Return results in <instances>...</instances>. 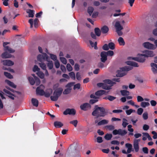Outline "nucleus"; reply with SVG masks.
Wrapping results in <instances>:
<instances>
[{
	"label": "nucleus",
	"mask_w": 157,
	"mask_h": 157,
	"mask_svg": "<svg viewBox=\"0 0 157 157\" xmlns=\"http://www.w3.org/2000/svg\"><path fill=\"white\" fill-rule=\"evenodd\" d=\"M107 112L105 108L103 107H98L92 112V114L97 118L100 117H104L107 114Z\"/></svg>",
	"instance_id": "nucleus-1"
},
{
	"label": "nucleus",
	"mask_w": 157,
	"mask_h": 157,
	"mask_svg": "<svg viewBox=\"0 0 157 157\" xmlns=\"http://www.w3.org/2000/svg\"><path fill=\"white\" fill-rule=\"evenodd\" d=\"M131 66H125L120 68L121 70L117 71L116 76L117 77H122L127 74V72L132 69Z\"/></svg>",
	"instance_id": "nucleus-2"
},
{
	"label": "nucleus",
	"mask_w": 157,
	"mask_h": 157,
	"mask_svg": "<svg viewBox=\"0 0 157 157\" xmlns=\"http://www.w3.org/2000/svg\"><path fill=\"white\" fill-rule=\"evenodd\" d=\"M63 91V89L59 87L53 93V96H51V100L54 101L57 100L59 97L61 95Z\"/></svg>",
	"instance_id": "nucleus-3"
},
{
	"label": "nucleus",
	"mask_w": 157,
	"mask_h": 157,
	"mask_svg": "<svg viewBox=\"0 0 157 157\" xmlns=\"http://www.w3.org/2000/svg\"><path fill=\"white\" fill-rule=\"evenodd\" d=\"M63 91V89L59 87L53 93V96H51V100L54 101L57 100L59 97L61 95Z\"/></svg>",
	"instance_id": "nucleus-4"
},
{
	"label": "nucleus",
	"mask_w": 157,
	"mask_h": 157,
	"mask_svg": "<svg viewBox=\"0 0 157 157\" xmlns=\"http://www.w3.org/2000/svg\"><path fill=\"white\" fill-rule=\"evenodd\" d=\"M75 83V82H71L67 84L65 86L67 88L63 92V94H67L70 93L72 90L71 87Z\"/></svg>",
	"instance_id": "nucleus-5"
},
{
	"label": "nucleus",
	"mask_w": 157,
	"mask_h": 157,
	"mask_svg": "<svg viewBox=\"0 0 157 157\" xmlns=\"http://www.w3.org/2000/svg\"><path fill=\"white\" fill-rule=\"evenodd\" d=\"M37 59L38 61L42 62L43 60H46L47 61H48L49 58L46 53H44L43 55H39L37 56Z\"/></svg>",
	"instance_id": "nucleus-6"
},
{
	"label": "nucleus",
	"mask_w": 157,
	"mask_h": 157,
	"mask_svg": "<svg viewBox=\"0 0 157 157\" xmlns=\"http://www.w3.org/2000/svg\"><path fill=\"white\" fill-rule=\"evenodd\" d=\"M138 57H134L133 59L139 62L143 63L145 60V57L144 54H138Z\"/></svg>",
	"instance_id": "nucleus-7"
},
{
	"label": "nucleus",
	"mask_w": 157,
	"mask_h": 157,
	"mask_svg": "<svg viewBox=\"0 0 157 157\" xmlns=\"http://www.w3.org/2000/svg\"><path fill=\"white\" fill-rule=\"evenodd\" d=\"M143 45L145 48L149 49L154 50L156 48L155 45L149 42H144Z\"/></svg>",
	"instance_id": "nucleus-8"
},
{
	"label": "nucleus",
	"mask_w": 157,
	"mask_h": 157,
	"mask_svg": "<svg viewBox=\"0 0 157 157\" xmlns=\"http://www.w3.org/2000/svg\"><path fill=\"white\" fill-rule=\"evenodd\" d=\"M75 110L74 109H67L63 112V114L64 115H67V114L75 115Z\"/></svg>",
	"instance_id": "nucleus-9"
},
{
	"label": "nucleus",
	"mask_w": 157,
	"mask_h": 157,
	"mask_svg": "<svg viewBox=\"0 0 157 157\" xmlns=\"http://www.w3.org/2000/svg\"><path fill=\"white\" fill-rule=\"evenodd\" d=\"M80 108L81 110L86 111L89 109H90L91 106L89 103H85L81 105L80 106Z\"/></svg>",
	"instance_id": "nucleus-10"
},
{
	"label": "nucleus",
	"mask_w": 157,
	"mask_h": 157,
	"mask_svg": "<svg viewBox=\"0 0 157 157\" xmlns=\"http://www.w3.org/2000/svg\"><path fill=\"white\" fill-rule=\"evenodd\" d=\"M143 53L144 56L147 57H153L155 55L153 51H151L145 50L143 51Z\"/></svg>",
	"instance_id": "nucleus-11"
},
{
	"label": "nucleus",
	"mask_w": 157,
	"mask_h": 157,
	"mask_svg": "<svg viewBox=\"0 0 157 157\" xmlns=\"http://www.w3.org/2000/svg\"><path fill=\"white\" fill-rule=\"evenodd\" d=\"M140 141V139H135L134 141L133 147L136 152L138 151L139 149V142Z\"/></svg>",
	"instance_id": "nucleus-12"
},
{
	"label": "nucleus",
	"mask_w": 157,
	"mask_h": 157,
	"mask_svg": "<svg viewBox=\"0 0 157 157\" xmlns=\"http://www.w3.org/2000/svg\"><path fill=\"white\" fill-rule=\"evenodd\" d=\"M44 87V86L43 85H40L39 87H38L36 90V94L41 96L44 95V91L43 89H40L41 87Z\"/></svg>",
	"instance_id": "nucleus-13"
},
{
	"label": "nucleus",
	"mask_w": 157,
	"mask_h": 157,
	"mask_svg": "<svg viewBox=\"0 0 157 157\" xmlns=\"http://www.w3.org/2000/svg\"><path fill=\"white\" fill-rule=\"evenodd\" d=\"M101 60L103 63H105L107 60V55L106 54V52H102L101 53Z\"/></svg>",
	"instance_id": "nucleus-14"
},
{
	"label": "nucleus",
	"mask_w": 157,
	"mask_h": 157,
	"mask_svg": "<svg viewBox=\"0 0 157 157\" xmlns=\"http://www.w3.org/2000/svg\"><path fill=\"white\" fill-rule=\"evenodd\" d=\"M2 62L3 64L5 66H10L13 65L14 64L13 62L10 60H3Z\"/></svg>",
	"instance_id": "nucleus-15"
},
{
	"label": "nucleus",
	"mask_w": 157,
	"mask_h": 157,
	"mask_svg": "<svg viewBox=\"0 0 157 157\" xmlns=\"http://www.w3.org/2000/svg\"><path fill=\"white\" fill-rule=\"evenodd\" d=\"M151 66L152 67L151 70L154 74L157 73V64L154 63H151Z\"/></svg>",
	"instance_id": "nucleus-16"
},
{
	"label": "nucleus",
	"mask_w": 157,
	"mask_h": 157,
	"mask_svg": "<svg viewBox=\"0 0 157 157\" xmlns=\"http://www.w3.org/2000/svg\"><path fill=\"white\" fill-rule=\"evenodd\" d=\"M115 27L116 30L118 31H121L123 29V28L120 24V22L119 21L116 22L115 24Z\"/></svg>",
	"instance_id": "nucleus-17"
},
{
	"label": "nucleus",
	"mask_w": 157,
	"mask_h": 157,
	"mask_svg": "<svg viewBox=\"0 0 157 157\" xmlns=\"http://www.w3.org/2000/svg\"><path fill=\"white\" fill-rule=\"evenodd\" d=\"M126 63L127 65L130 66H131L132 68V67H139L138 63L135 62L128 61Z\"/></svg>",
	"instance_id": "nucleus-18"
},
{
	"label": "nucleus",
	"mask_w": 157,
	"mask_h": 157,
	"mask_svg": "<svg viewBox=\"0 0 157 157\" xmlns=\"http://www.w3.org/2000/svg\"><path fill=\"white\" fill-rule=\"evenodd\" d=\"M52 90L51 89H48L46 92H44V95L46 98H48L52 93Z\"/></svg>",
	"instance_id": "nucleus-19"
},
{
	"label": "nucleus",
	"mask_w": 157,
	"mask_h": 157,
	"mask_svg": "<svg viewBox=\"0 0 157 157\" xmlns=\"http://www.w3.org/2000/svg\"><path fill=\"white\" fill-rule=\"evenodd\" d=\"M1 56L2 58L3 59L10 58H11L12 56L10 54L8 53L6 51L2 53Z\"/></svg>",
	"instance_id": "nucleus-20"
},
{
	"label": "nucleus",
	"mask_w": 157,
	"mask_h": 157,
	"mask_svg": "<svg viewBox=\"0 0 157 157\" xmlns=\"http://www.w3.org/2000/svg\"><path fill=\"white\" fill-rule=\"evenodd\" d=\"M109 30V29L108 27L106 25L104 26L101 28V32L103 34L107 33Z\"/></svg>",
	"instance_id": "nucleus-21"
},
{
	"label": "nucleus",
	"mask_w": 157,
	"mask_h": 157,
	"mask_svg": "<svg viewBox=\"0 0 157 157\" xmlns=\"http://www.w3.org/2000/svg\"><path fill=\"white\" fill-rule=\"evenodd\" d=\"M55 127L56 128H60L63 126V124L60 121H55L54 123Z\"/></svg>",
	"instance_id": "nucleus-22"
},
{
	"label": "nucleus",
	"mask_w": 157,
	"mask_h": 157,
	"mask_svg": "<svg viewBox=\"0 0 157 157\" xmlns=\"http://www.w3.org/2000/svg\"><path fill=\"white\" fill-rule=\"evenodd\" d=\"M26 13L29 14V17H33L34 16V11L31 9H28L26 11Z\"/></svg>",
	"instance_id": "nucleus-23"
},
{
	"label": "nucleus",
	"mask_w": 157,
	"mask_h": 157,
	"mask_svg": "<svg viewBox=\"0 0 157 157\" xmlns=\"http://www.w3.org/2000/svg\"><path fill=\"white\" fill-rule=\"evenodd\" d=\"M32 103L33 105L35 107H37L38 105V101L36 99L32 98L31 99Z\"/></svg>",
	"instance_id": "nucleus-24"
},
{
	"label": "nucleus",
	"mask_w": 157,
	"mask_h": 157,
	"mask_svg": "<svg viewBox=\"0 0 157 157\" xmlns=\"http://www.w3.org/2000/svg\"><path fill=\"white\" fill-rule=\"evenodd\" d=\"M118 42L120 45L124 46L125 44L124 41L122 37H120L118 40Z\"/></svg>",
	"instance_id": "nucleus-25"
},
{
	"label": "nucleus",
	"mask_w": 157,
	"mask_h": 157,
	"mask_svg": "<svg viewBox=\"0 0 157 157\" xmlns=\"http://www.w3.org/2000/svg\"><path fill=\"white\" fill-rule=\"evenodd\" d=\"M5 51H8L10 53H13L15 52V50L8 46H7L5 48Z\"/></svg>",
	"instance_id": "nucleus-26"
},
{
	"label": "nucleus",
	"mask_w": 157,
	"mask_h": 157,
	"mask_svg": "<svg viewBox=\"0 0 157 157\" xmlns=\"http://www.w3.org/2000/svg\"><path fill=\"white\" fill-rule=\"evenodd\" d=\"M104 82L105 83H106L108 84H110L111 86V87L113 86V85L115 84H116V82H113L111 81L109 79H106L104 81Z\"/></svg>",
	"instance_id": "nucleus-27"
},
{
	"label": "nucleus",
	"mask_w": 157,
	"mask_h": 157,
	"mask_svg": "<svg viewBox=\"0 0 157 157\" xmlns=\"http://www.w3.org/2000/svg\"><path fill=\"white\" fill-rule=\"evenodd\" d=\"M94 32L95 34L98 36H99L101 34V31L98 28H96L94 29Z\"/></svg>",
	"instance_id": "nucleus-28"
},
{
	"label": "nucleus",
	"mask_w": 157,
	"mask_h": 157,
	"mask_svg": "<svg viewBox=\"0 0 157 157\" xmlns=\"http://www.w3.org/2000/svg\"><path fill=\"white\" fill-rule=\"evenodd\" d=\"M120 92L121 95L123 96H128L129 95V92L127 90H121Z\"/></svg>",
	"instance_id": "nucleus-29"
},
{
	"label": "nucleus",
	"mask_w": 157,
	"mask_h": 157,
	"mask_svg": "<svg viewBox=\"0 0 157 157\" xmlns=\"http://www.w3.org/2000/svg\"><path fill=\"white\" fill-rule=\"evenodd\" d=\"M108 121L106 120H102L98 123V125H101L107 124L108 123Z\"/></svg>",
	"instance_id": "nucleus-30"
},
{
	"label": "nucleus",
	"mask_w": 157,
	"mask_h": 157,
	"mask_svg": "<svg viewBox=\"0 0 157 157\" xmlns=\"http://www.w3.org/2000/svg\"><path fill=\"white\" fill-rule=\"evenodd\" d=\"M127 131L125 130L119 129V135L121 136H124L127 133Z\"/></svg>",
	"instance_id": "nucleus-31"
},
{
	"label": "nucleus",
	"mask_w": 157,
	"mask_h": 157,
	"mask_svg": "<svg viewBox=\"0 0 157 157\" xmlns=\"http://www.w3.org/2000/svg\"><path fill=\"white\" fill-rule=\"evenodd\" d=\"M94 10V8L91 6H89L87 9V12L89 14L90 16H91L93 13V11Z\"/></svg>",
	"instance_id": "nucleus-32"
},
{
	"label": "nucleus",
	"mask_w": 157,
	"mask_h": 157,
	"mask_svg": "<svg viewBox=\"0 0 157 157\" xmlns=\"http://www.w3.org/2000/svg\"><path fill=\"white\" fill-rule=\"evenodd\" d=\"M6 81L10 86L14 88H16V85H15L13 82H12L9 80H6Z\"/></svg>",
	"instance_id": "nucleus-33"
},
{
	"label": "nucleus",
	"mask_w": 157,
	"mask_h": 157,
	"mask_svg": "<svg viewBox=\"0 0 157 157\" xmlns=\"http://www.w3.org/2000/svg\"><path fill=\"white\" fill-rule=\"evenodd\" d=\"M48 62L47 64V66L48 67L49 69L50 70L52 69L53 66V63L52 61H49L48 60Z\"/></svg>",
	"instance_id": "nucleus-34"
},
{
	"label": "nucleus",
	"mask_w": 157,
	"mask_h": 157,
	"mask_svg": "<svg viewBox=\"0 0 157 157\" xmlns=\"http://www.w3.org/2000/svg\"><path fill=\"white\" fill-rule=\"evenodd\" d=\"M32 75L33 76L37 85H39L40 83V79L37 77L34 74H32Z\"/></svg>",
	"instance_id": "nucleus-35"
},
{
	"label": "nucleus",
	"mask_w": 157,
	"mask_h": 157,
	"mask_svg": "<svg viewBox=\"0 0 157 157\" xmlns=\"http://www.w3.org/2000/svg\"><path fill=\"white\" fill-rule=\"evenodd\" d=\"M125 146L126 147L128 148L127 151L128 152V153H130L132 147V145L130 144L127 143L126 144Z\"/></svg>",
	"instance_id": "nucleus-36"
},
{
	"label": "nucleus",
	"mask_w": 157,
	"mask_h": 157,
	"mask_svg": "<svg viewBox=\"0 0 157 157\" xmlns=\"http://www.w3.org/2000/svg\"><path fill=\"white\" fill-rule=\"evenodd\" d=\"M127 121H128L125 118H123L122 125L124 128H125L127 125H128V123L127 122Z\"/></svg>",
	"instance_id": "nucleus-37"
},
{
	"label": "nucleus",
	"mask_w": 157,
	"mask_h": 157,
	"mask_svg": "<svg viewBox=\"0 0 157 157\" xmlns=\"http://www.w3.org/2000/svg\"><path fill=\"white\" fill-rule=\"evenodd\" d=\"M141 106L143 108H145L150 105V104L148 102H142L140 104Z\"/></svg>",
	"instance_id": "nucleus-38"
},
{
	"label": "nucleus",
	"mask_w": 157,
	"mask_h": 157,
	"mask_svg": "<svg viewBox=\"0 0 157 157\" xmlns=\"http://www.w3.org/2000/svg\"><path fill=\"white\" fill-rule=\"evenodd\" d=\"M108 47L109 49L110 48L111 50H113L115 48V45L114 44L113 42H110L108 44Z\"/></svg>",
	"instance_id": "nucleus-39"
},
{
	"label": "nucleus",
	"mask_w": 157,
	"mask_h": 157,
	"mask_svg": "<svg viewBox=\"0 0 157 157\" xmlns=\"http://www.w3.org/2000/svg\"><path fill=\"white\" fill-rule=\"evenodd\" d=\"M4 75L8 78L10 79L13 78V76L10 73L6 72H4Z\"/></svg>",
	"instance_id": "nucleus-40"
},
{
	"label": "nucleus",
	"mask_w": 157,
	"mask_h": 157,
	"mask_svg": "<svg viewBox=\"0 0 157 157\" xmlns=\"http://www.w3.org/2000/svg\"><path fill=\"white\" fill-rule=\"evenodd\" d=\"M102 88L106 90H109L111 89V87L110 86L108 85L105 83H104Z\"/></svg>",
	"instance_id": "nucleus-41"
},
{
	"label": "nucleus",
	"mask_w": 157,
	"mask_h": 157,
	"mask_svg": "<svg viewBox=\"0 0 157 157\" xmlns=\"http://www.w3.org/2000/svg\"><path fill=\"white\" fill-rule=\"evenodd\" d=\"M28 79L30 82V84L32 85H33L34 84L36 81H35L34 80V79L33 77H29Z\"/></svg>",
	"instance_id": "nucleus-42"
},
{
	"label": "nucleus",
	"mask_w": 157,
	"mask_h": 157,
	"mask_svg": "<svg viewBox=\"0 0 157 157\" xmlns=\"http://www.w3.org/2000/svg\"><path fill=\"white\" fill-rule=\"evenodd\" d=\"M112 135L111 134L107 133L105 135V138L107 140H109L112 137Z\"/></svg>",
	"instance_id": "nucleus-43"
},
{
	"label": "nucleus",
	"mask_w": 157,
	"mask_h": 157,
	"mask_svg": "<svg viewBox=\"0 0 157 157\" xmlns=\"http://www.w3.org/2000/svg\"><path fill=\"white\" fill-rule=\"evenodd\" d=\"M37 74L41 78H43L44 77V74L42 72L39 71L37 73Z\"/></svg>",
	"instance_id": "nucleus-44"
},
{
	"label": "nucleus",
	"mask_w": 157,
	"mask_h": 157,
	"mask_svg": "<svg viewBox=\"0 0 157 157\" xmlns=\"http://www.w3.org/2000/svg\"><path fill=\"white\" fill-rule=\"evenodd\" d=\"M40 67L43 70H45L46 69V64L43 63H40L39 64Z\"/></svg>",
	"instance_id": "nucleus-45"
},
{
	"label": "nucleus",
	"mask_w": 157,
	"mask_h": 157,
	"mask_svg": "<svg viewBox=\"0 0 157 157\" xmlns=\"http://www.w3.org/2000/svg\"><path fill=\"white\" fill-rule=\"evenodd\" d=\"M49 55H50V57L54 61L57 60V56L56 55L52 54H50Z\"/></svg>",
	"instance_id": "nucleus-46"
},
{
	"label": "nucleus",
	"mask_w": 157,
	"mask_h": 157,
	"mask_svg": "<svg viewBox=\"0 0 157 157\" xmlns=\"http://www.w3.org/2000/svg\"><path fill=\"white\" fill-rule=\"evenodd\" d=\"M81 87V85L80 83H77L74 85L73 89L75 90L76 89H80Z\"/></svg>",
	"instance_id": "nucleus-47"
},
{
	"label": "nucleus",
	"mask_w": 157,
	"mask_h": 157,
	"mask_svg": "<svg viewBox=\"0 0 157 157\" xmlns=\"http://www.w3.org/2000/svg\"><path fill=\"white\" fill-rule=\"evenodd\" d=\"M143 134L145 136H146L148 140H152V139L151 137V136L149 135V134L147 133H143Z\"/></svg>",
	"instance_id": "nucleus-48"
},
{
	"label": "nucleus",
	"mask_w": 157,
	"mask_h": 157,
	"mask_svg": "<svg viewBox=\"0 0 157 157\" xmlns=\"http://www.w3.org/2000/svg\"><path fill=\"white\" fill-rule=\"evenodd\" d=\"M60 60L61 62L64 64H66L67 63V60L64 57H60Z\"/></svg>",
	"instance_id": "nucleus-49"
},
{
	"label": "nucleus",
	"mask_w": 157,
	"mask_h": 157,
	"mask_svg": "<svg viewBox=\"0 0 157 157\" xmlns=\"http://www.w3.org/2000/svg\"><path fill=\"white\" fill-rule=\"evenodd\" d=\"M116 98L115 97L111 95H109L107 97V99L110 101H113Z\"/></svg>",
	"instance_id": "nucleus-50"
},
{
	"label": "nucleus",
	"mask_w": 157,
	"mask_h": 157,
	"mask_svg": "<svg viewBox=\"0 0 157 157\" xmlns=\"http://www.w3.org/2000/svg\"><path fill=\"white\" fill-rule=\"evenodd\" d=\"M106 54L108 56H112L114 55L113 52L112 51L109 50L106 52Z\"/></svg>",
	"instance_id": "nucleus-51"
},
{
	"label": "nucleus",
	"mask_w": 157,
	"mask_h": 157,
	"mask_svg": "<svg viewBox=\"0 0 157 157\" xmlns=\"http://www.w3.org/2000/svg\"><path fill=\"white\" fill-rule=\"evenodd\" d=\"M95 95L96 96H100L103 95L102 92V90L98 91L95 93Z\"/></svg>",
	"instance_id": "nucleus-52"
},
{
	"label": "nucleus",
	"mask_w": 157,
	"mask_h": 157,
	"mask_svg": "<svg viewBox=\"0 0 157 157\" xmlns=\"http://www.w3.org/2000/svg\"><path fill=\"white\" fill-rule=\"evenodd\" d=\"M39 20L38 18H35L34 20V26L35 28H36L38 26Z\"/></svg>",
	"instance_id": "nucleus-53"
},
{
	"label": "nucleus",
	"mask_w": 157,
	"mask_h": 157,
	"mask_svg": "<svg viewBox=\"0 0 157 157\" xmlns=\"http://www.w3.org/2000/svg\"><path fill=\"white\" fill-rule=\"evenodd\" d=\"M40 69L36 65H34V67L33 68V71L34 72H36V71H37L38 72L40 71Z\"/></svg>",
	"instance_id": "nucleus-54"
},
{
	"label": "nucleus",
	"mask_w": 157,
	"mask_h": 157,
	"mask_svg": "<svg viewBox=\"0 0 157 157\" xmlns=\"http://www.w3.org/2000/svg\"><path fill=\"white\" fill-rule=\"evenodd\" d=\"M98 99H90L89 101L90 104H93L94 103L98 101Z\"/></svg>",
	"instance_id": "nucleus-55"
},
{
	"label": "nucleus",
	"mask_w": 157,
	"mask_h": 157,
	"mask_svg": "<svg viewBox=\"0 0 157 157\" xmlns=\"http://www.w3.org/2000/svg\"><path fill=\"white\" fill-rule=\"evenodd\" d=\"M67 70L69 71H71L72 70V67L71 66V65L69 64L68 63L67 65Z\"/></svg>",
	"instance_id": "nucleus-56"
},
{
	"label": "nucleus",
	"mask_w": 157,
	"mask_h": 157,
	"mask_svg": "<svg viewBox=\"0 0 157 157\" xmlns=\"http://www.w3.org/2000/svg\"><path fill=\"white\" fill-rule=\"evenodd\" d=\"M70 123L71 124H73L75 127H76L77 125L78 121L77 120H73L70 121Z\"/></svg>",
	"instance_id": "nucleus-57"
},
{
	"label": "nucleus",
	"mask_w": 157,
	"mask_h": 157,
	"mask_svg": "<svg viewBox=\"0 0 157 157\" xmlns=\"http://www.w3.org/2000/svg\"><path fill=\"white\" fill-rule=\"evenodd\" d=\"M143 112V109L142 108H139L137 109V113L139 115H141Z\"/></svg>",
	"instance_id": "nucleus-58"
},
{
	"label": "nucleus",
	"mask_w": 157,
	"mask_h": 157,
	"mask_svg": "<svg viewBox=\"0 0 157 157\" xmlns=\"http://www.w3.org/2000/svg\"><path fill=\"white\" fill-rule=\"evenodd\" d=\"M69 75L71 78L74 79L75 78V74L74 72H71L69 73Z\"/></svg>",
	"instance_id": "nucleus-59"
},
{
	"label": "nucleus",
	"mask_w": 157,
	"mask_h": 157,
	"mask_svg": "<svg viewBox=\"0 0 157 157\" xmlns=\"http://www.w3.org/2000/svg\"><path fill=\"white\" fill-rule=\"evenodd\" d=\"M143 117L144 120H147L148 119V113L147 112L144 113L143 114Z\"/></svg>",
	"instance_id": "nucleus-60"
},
{
	"label": "nucleus",
	"mask_w": 157,
	"mask_h": 157,
	"mask_svg": "<svg viewBox=\"0 0 157 157\" xmlns=\"http://www.w3.org/2000/svg\"><path fill=\"white\" fill-rule=\"evenodd\" d=\"M137 100L138 102L142 101L144 100V99L141 96H137Z\"/></svg>",
	"instance_id": "nucleus-61"
},
{
	"label": "nucleus",
	"mask_w": 157,
	"mask_h": 157,
	"mask_svg": "<svg viewBox=\"0 0 157 157\" xmlns=\"http://www.w3.org/2000/svg\"><path fill=\"white\" fill-rule=\"evenodd\" d=\"M102 49L104 50H108L109 49L108 45L107 44H105L102 47Z\"/></svg>",
	"instance_id": "nucleus-62"
},
{
	"label": "nucleus",
	"mask_w": 157,
	"mask_h": 157,
	"mask_svg": "<svg viewBox=\"0 0 157 157\" xmlns=\"http://www.w3.org/2000/svg\"><path fill=\"white\" fill-rule=\"evenodd\" d=\"M106 127L109 130H112L115 128L114 126L113 125H107L106 126Z\"/></svg>",
	"instance_id": "nucleus-63"
},
{
	"label": "nucleus",
	"mask_w": 157,
	"mask_h": 157,
	"mask_svg": "<svg viewBox=\"0 0 157 157\" xmlns=\"http://www.w3.org/2000/svg\"><path fill=\"white\" fill-rule=\"evenodd\" d=\"M98 14V12H94L92 15V17L93 18H96Z\"/></svg>",
	"instance_id": "nucleus-64"
}]
</instances>
